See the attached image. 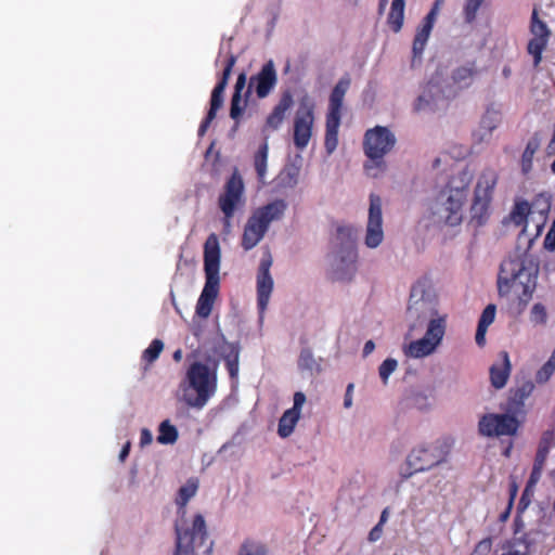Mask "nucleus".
Instances as JSON below:
<instances>
[{"label":"nucleus","instance_id":"20","mask_svg":"<svg viewBox=\"0 0 555 555\" xmlns=\"http://www.w3.org/2000/svg\"><path fill=\"white\" fill-rule=\"evenodd\" d=\"M271 266L272 259L270 254H268L261 259L257 273V306L261 314L268 307L273 289V280L270 274Z\"/></svg>","mask_w":555,"mask_h":555},{"label":"nucleus","instance_id":"18","mask_svg":"<svg viewBox=\"0 0 555 555\" xmlns=\"http://www.w3.org/2000/svg\"><path fill=\"white\" fill-rule=\"evenodd\" d=\"M384 240L382 198L372 193L370 195L369 218L364 243L369 248H376Z\"/></svg>","mask_w":555,"mask_h":555},{"label":"nucleus","instance_id":"61","mask_svg":"<svg viewBox=\"0 0 555 555\" xmlns=\"http://www.w3.org/2000/svg\"><path fill=\"white\" fill-rule=\"evenodd\" d=\"M502 74L505 78H508L512 75V69L509 66H504L502 69Z\"/></svg>","mask_w":555,"mask_h":555},{"label":"nucleus","instance_id":"30","mask_svg":"<svg viewBox=\"0 0 555 555\" xmlns=\"http://www.w3.org/2000/svg\"><path fill=\"white\" fill-rule=\"evenodd\" d=\"M300 415L292 410H286L279 421L278 434L282 438L292 435Z\"/></svg>","mask_w":555,"mask_h":555},{"label":"nucleus","instance_id":"1","mask_svg":"<svg viewBox=\"0 0 555 555\" xmlns=\"http://www.w3.org/2000/svg\"><path fill=\"white\" fill-rule=\"evenodd\" d=\"M539 262L528 253L503 260L498 275V293L521 313L531 301L537 287Z\"/></svg>","mask_w":555,"mask_h":555},{"label":"nucleus","instance_id":"44","mask_svg":"<svg viewBox=\"0 0 555 555\" xmlns=\"http://www.w3.org/2000/svg\"><path fill=\"white\" fill-rule=\"evenodd\" d=\"M531 318L537 323H545L546 322V310L542 304L533 305L531 309Z\"/></svg>","mask_w":555,"mask_h":555},{"label":"nucleus","instance_id":"48","mask_svg":"<svg viewBox=\"0 0 555 555\" xmlns=\"http://www.w3.org/2000/svg\"><path fill=\"white\" fill-rule=\"evenodd\" d=\"M246 79H247V77H246L245 73H241L237 76L233 94H237L238 96H242V91L246 86Z\"/></svg>","mask_w":555,"mask_h":555},{"label":"nucleus","instance_id":"25","mask_svg":"<svg viewBox=\"0 0 555 555\" xmlns=\"http://www.w3.org/2000/svg\"><path fill=\"white\" fill-rule=\"evenodd\" d=\"M198 489V480L196 478L189 479L183 485L177 494L176 504L178 506V514L183 519L186 515V504L196 494Z\"/></svg>","mask_w":555,"mask_h":555},{"label":"nucleus","instance_id":"46","mask_svg":"<svg viewBox=\"0 0 555 555\" xmlns=\"http://www.w3.org/2000/svg\"><path fill=\"white\" fill-rule=\"evenodd\" d=\"M543 244H544L545 249H547L550 251L555 250V219H554V222H553L551 229L548 230L547 234L545 235Z\"/></svg>","mask_w":555,"mask_h":555},{"label":"nucleus","instance_id":"43","mask_svg":"<svg viewBox=\"0 0 555 555\" xmlns=\"http://www.w3.org/2000/svg\"><path fill=\"white\" fill-rule=\"evenodd\" d=\"M495 312H496L495 305H493V304L488 305L483 309V311H482V313L480 315V319L478 321V325L485 326V327H489V325L492 324L493 321H494Z\"/></svg>","mask_w":555,"mask_h":555},{"label":"nucleus","instance_id":"57","mask_svg":"<svg viewBox=\"0 0 555 555\" xmlns=\"http://www.w3.org/2000/svg\"><path fill=\"white\" fill-rule=\"evenodd\" d=\"M129 449H130V444H129V443H127V444L121 449L120 454H119V457H120V460H121V461H124V460L128 456V454H129Z\"/></svg>","mask_w":555,"mask_h":555},{"label":"nucleus","instance_id":"10","mask_svg":"<svg viewBox=\"0 0 555 555\" xmlns=\"http://www.w3.org/2000/svg\"><path fill=\"white\" fill-rule=\"evenodd\" d=\"M335 278L340 281L350 280L356 271L358 258L354 231L351 227L340 225L336 229L335 235Z\"/></svg>","mask_w":555,"mask_h":555},{"label":"nucleus","instance_id":"21","mask_svg":"<svg viewBox=\"0 0 555 555\" xmlns=\"http://www.w3.org/2000/svg\"><path fill=\"white\" fill-rule=\"evenodd\" d=\"M512 364L507 351H501L498 360L490 366V382L495 389H502L511 375Z\"/></svg>","mask_w":555,"mask_h":555},{"label":"nucleus","instance_id":"13","mask_svg":"<svg viewBox=\"0 0 555 555\" xmlns=\"http://www.w3.org/2000/svg\"><path fill=\"white\" fill-rule=\"evenodd\" d=\"M516 413L503 414L489 413L481 416L478 423V430L485 437L514 436L520 426L515 416Z\"/></svg>","mask_w":555,"mask_h":555},{"label":"nucleus","instance_id":"49","mask_svg":"<svg viewBox=\"0 0 555 555\" xmlns=\"http://www.w3.org/2000/svg\"><path fill=\"white\" fill-rule=\"evenodd\" d=\"M487 330H488V327L477 325L475 340H476V344L479 347H482L486 344V333H487Z\"/></svg>","mask_w":555,"mask_h":555},{"label":"nucleus","instance_id":"7","mask_svg":"<svg viewBox=\"0 0 555 555\" xmlns=\"http://www.w3.org/2000/svg\"><path fill=\"white\" fill-rule=\"evenodd\" d=\"M286 209L287 203L284 199H275L257 208L244 227L242 247L245 250L254 248L264 236L270 223L282 219Z\"/></svg>","mask_w":555,"mask_h":555},{"label":"nucleus","instance_id":"54","mask_svg":"<svg viewBox=\"0 0 555 555\" xmlns=\"http://www.w3.org/2000/svg\"><path fill=\"white\" fill-rule=\"evenodd\" d=\"M375 349V344L373 340H367L365 344H364V347H363V356L366 357L369 356L370 353H372Z\"/></svg>","mask_w":555,"mask_h":555},{"label":"nucleus","instance_id":"14","mask_svg":"<svg viewBox=\"0 0 555 555\" xmlns=\"http://www.w3.org/2000/svg\"><path fill=\"white\" fill-rule=\"evenodd\" d=\"M314 119V104L308 100L301 101L293 121V141L297 150L304 151L308 146Z\"/></svg>","mask_w":555,"mask_h":555},{"label":"nucleus","instance_id":"50","mask_svg":"<svg viewBox=\"0 0 555 555\" xmlns=\"http://www.w3.org/2000/svg\"><path fill=\"white\" fill-rule=\"evenodd\" d=\"M382 534H383V526L377 524L371 529L367 539L370 542H376L377 540L380 539Z\"/></svg>","mask_w":555,"mask_h":555},{"label":"nucleus","instance_id":"33","mask_svg":"<svg viewBox=\"0 0 555 555\" xmlns=\"http://www.w3.org/2000/svg\"><path fill=\"white\" fill-rule=\"evenodd\" d=\"M237 555H268V547L260 541L246 539L241 544Z\"/></svg>","mask_w":555,"mask_h":555},{"label":"nucleus","instance_id":"35","mask_svg":"<svg viewBox=\"0 0 555 555\" xmlns=\"http://www.w3.org/2000/svg\"><path fill=\"white\" fill-rule=\"evenodd\" d=\"M245 106L246 104L242 102V96H238L237 94H232L230 106V117L234 120L232 131H236L238 129L241 117L244 113Z\"/></svg>","mask_w":555,"mask_h":555},{"label":"nucleus","instance_id":"52","mask_svg":"<svg viewBox=\"0 0 555 555\" xmlns=\"http://www.w3.org/2000/svg\"><path fill=\"white\" fill-rule=\"evenodd\" d=\"M541 475H542V469L532 467V472L530 474L527 487L534 486L540 480Z\"/></svg>","mask_w":555,"mask_h":555},{"label":"nucleus","instance_id":"23","mask_svg":"<svg viewBox=\"0 0 555 555\" xmlns=\"http://www.w3.org/2000/svg\"><path fill=\"white\" fill-rule=\"evenodd\" d=\"M436 20L431 16H425L421 25L416 28V33L412 44L413 63L415 60H421Z\"/></svg>","mask_w":555,"mask_h":555},{"label":"nucleus","instance_id":"55","mask_svg":"<svg viewBox=\"0 0 555 555\" xmlns=\"http://www.w3.org/2000/svg\"><path fill=\"white\" fill-rule=\"evenodd\" d=\"M152 442V435L149 429H143L141 431V443L147 444Z\"/></svg>","mask_w":555,"mask_h":555},{"label":"nucleus","instance_id":"40","mask_svg":"<svg viewBox=\"0 0 555 555\" xmlns=\"http://www.w3.org/2000/svg\"><path fill=\"white\" fill-rule=\"evenodd\" d=\"M531 206L532 210L538 212L539 221L544 222L551 207L550 202L545 197L539 196L531 203Z\"/></svg>","mask_w":555,"mask_h":555},{"label":"nucleus","instance_id":"41","mask_svg":"<svg viewBox=\"0 0 555 555\" xmlns=\"http://www.w3.org/2000/svg\"><path fill=\"white\" fill-rule=\"evenodd\" d=\"M555 373V367L551 365V363L545 362L535 373L534 380L538 385L546 384L553 374Z\"/></svg>","mask_w":555,"mask_h":555},{"label":"nucleus","instance_id":"16","mask_svg":"<svg viewBox=\"0 0 555 555\" xmlns=\"http://www.w3.org/2000/svg\"><path fill=\"white\" fill-rule=\"evenodd\" d=\"M447 453V451H443L441 447L436 444L412 450L406 459V464L411 470L409 473H402V479H408L414 473L428 470L440 464L446 460Z\"/></svg>","mask_w":555,"mask_h":555},{"label":"nucleus","instance_id":"6","mask_svg":"<svg viewBox=\"0 0 555 555\" xmlns=\"http://www.w3.org/2000/svg\"><path fill=\"white\" fill-rule=\"evenodd\" d=\"M469 182L468 172L461 171L450 178L437 197L440 205L437 212L449 225H456L462 221V207L467 197Z\"/></svg>","mask_w":555,"mask_h":555},{"label":"nucleus","instance_id":"39","mask_svg":"<svg viewBox=\"0 0 555 555\" xmlns=\"http://www.w3.org/2000/svg\"><path fill=\"white\" fill-rule=\"evenodd\" d=\"M397 366L398 362L396 359L392 358L384 360L383 363L379 365L378 373L384 385H387L389 376L395 372Z\"/></svg>","mask_w":555,"mask_h":555},{"label":"nucleus","instance_id":"63","mask_svg":"<svg viewBox=\"0 0 555 555\" xmlns=\"http://www.w3.org/2000/svg\"><path fill=\"white\" fill-rule=\"evenodd\" d=\"M546 362L551 363V365L555 367V349L553 350L551 357L548 358V360Z\"/></svg>","mask_w":555,"mask_h":555},{"label":"nucleus","instance_id":"38","mask_svg":"<svg viewBox=\"0 0 555 555\" xmlns=\"http://www.w3.org/2000/svg\"><path fill=\"white\" fill-rule=\"evenodd\" d=\"M315 366H317V361L313 357L311 349H309V348L301 349L299 358H298V367L300 370L312 371Z\"/></svg>","mask_w":555,"mask_h":555},{"label":"nucleus","instance_id":"62","mask_svg":"<svg viewBox=\"0 0 555 555\" xmlns=\"http://www.w3.org/2000/svg\"><path fill=\"white\" fill-rule=\"evenodd\" d=\"M508 555H528V551H524V552H520V551H517V550H511L507 552Z\"/></svg>","mask_w":555,"mask_h":555},{"label":"nucleus","instance_id":"28","mask_svg":"<svg viewBox=\"0 0 555 555\" xmlns=\"http://www.w3.org/2000/svg\"><path fill=\"white\" fill-rule=\"evenodd\" d=\"M227 370L231 379H237L240 369V347L236 344H228L227 351L223 354Z\"/></svg>","mask_w":555,"mask_h":555},{"label":"nucleus","instance_id":"36","mask_svg":"<svg viewBox=\"0 0 555 555\" xmlns=\"http://www.w3.org/2000/svg\"><path fill=\"white\" fill-rule=\"evenodd\" d=\"M485 0H465L463 5V17L465 23L472 24L476 21L477 13Z\"/></svg>","mask_w":555,"mask_h":555},{"label":"nucleus","instance_id":"27","mask_svg":"<svg viewBox=\"0 0 555 555\" xmlns=\"http://www.w3.org/2000/svg\"><path fill=\"white\" fill-rule=\"evenodd\" d=\"M535 211L526 201L517 202L511 212V219L516 225H527L528 220H534Z\"/></svg>","mask_w":555,"mask_h":555},{"label":"nucleus","instance_id":"12","mask_svg":"<svg viewBox=\"0 0 555 555\" xmlns=\"http://www.w3.org/2000/svg\"><path fill=\"white\" fill-rule=\"evenodd\" d=\"M245 205L244 182L237 170L227 180L218 197V206L223 214L225 225H230L237 209Z\"/></svg>","mask_w":555,"mask_h":555},{"label":"nucleus","instance_id":"3","mask_svg":"<svg viewBox=\"0 0 555 555\" xmlns=\"http://www.w3.org/2000/svg\"><path fill=\"white\" fill-rule=\"evenodd\" d=\"M217 370L215 363L209 366L203 362H193L186 370L183 382L184 402L195 409H203L217 391Z\"/></svg>","mask_w":555,"mask_h":555},{"label":"nucleus","instance_id":"9","mask_svg":"<svg viewBox=\"0 0 555 555\" xmlns=\"http://www.w3.org/2000/svg\"><path fill=\"white\" fill-rule=\"evenodd\" d=\"M350 83L351 79L346 74L337 81L328 98L324 140V146L328 154H332L338 144V130L341 121L344 99L350 88Z\"/></svg>","mask_w":555,"mask_h":555},{"label":"nucleus","instance_id":"59","mask_svg":"<svg viewBox=\"0 0 555 555\" xmlns=\"http://www.w3.org/2000/svg\"><path fill=\"white\" fill-rule=\"evenodd\" d=\"M387 517H388V511H387V508H386V509H384V511L382 512V515H380V518H379L378 525L384 526V524H385V522H386V520H387Z\"/></svg>","mask_w":555,"mask_h":555},{"label":"nucleus","instance_id":"60","mask_svg":"<svg viewBox=\"0 0 555 555\" xmlns=\"http://www.w3.org/2000/svg\"><path fill=\"white\" fill-rule=\"evenodd\" d=\"M387 3H388V0H379V3H378V13L379 14H383V12L386 9Z\"/></svg>","mask_w":555,"mask_h":555},{"label":"nucleus","instance_id":"11","mask_svg":"<svg viewBox=\"0 0 555 555\" xmlns=\"http://www.w3.org/2000/svg\"><path fill=\"white\" fill-rule=\"evenodd\" d=\"M175 555H194L195 548L203 546L208 539L206 521L201 514H196L194 516L191 526H184L177 520L175 524Z\"/></svg>","mask_w":555,"mask_h":555},{"label":"nucleus","instance_id":"45","mask_svg":"<svg viewBox=\"0 0 555 555\" xmlns=\"http://www.w3.org/2000/svg\"><path fill=\"white\" fill-rule=\"evenodd\" d=\"M492 547V540L490 538H486L477 543L473 555H488Z\"/></svg>","mask_w":555,"mask_h":555},{"label":"nucleus","instance_id":"2","mask_svg":"<svg viewBox=\"0 0 555 555\" xmlns=\"http://www.w3.org/2000/svg\"><path fill=\"white\" fill-rule=\"evenodd\" d=\"M408 313L416 319H428L424 337L411 341L405 354L412 358H424L431 354L440 345L447 326V315H439L437 299L433 297L426 281H417L411 288Z\"/></svg>","mask_w":555,"mask_h":555},{"label":"nucleus","instance_id":"56","mask_svg":"<svg viewBox=\"0 0 555 555\" xmlns=\"http://www.w3.org/2000/svg\"><path fill=\"white\" fill-rule=\"evenodd\" d=\"M427 104H428V101L425 100V98L421 95L417 98L414 108H415V111H422L425 108V105H427Z\"/></svg>","mask_w":555,"mask_h":555},{"label":"nucleus","instance_id":"51","mask_svg":"<svg viewBox=\"0 0 555 555\" xmlns=\"http://www.w3.org/2000/svg\"><path fill=\"white\" fill-rule=\"evenodd\" d=\"M444 1L446 0H435L430 11L426 15L429 16V17L431 16V18L437 21L439 11L442 8V5L444 4Z\"/></svg>","mask_w":555,"mask_h":555},{"label":"nucleus","instance_id":"22","mask_svg":"<svg viewBox=\"0 0 555 555\" xmlns=\"http://www.w3.org/2000/svg\"><path fill=\"white\" fill-rule=\"evenodd\" d=\"M293 103L294 101L292 93L289 91L283 92L278 104L268 115L263 130H278L282 126L286 112L293 106Z\"/></svg>","mask_w":555,"mask_h":555},{"label":"nucleus","instance_id":"31","mask_svg":"<svg viewBox=\"0 0 555 555\" xmlns=\"http://www.w3.org/2000/svg\"><path fill=\"white\" fill-rule=\"evenodd\" d=\"M269 145L264 141L256 152L254 156V166L257 173V178L260 182L264 181L267 173V162H268Z\"/></svg>","mask_w":555,"mask_h":555},{"label":"nucleus","instance_id":"17","mask_svg":"<svg viewBox=\"0 0 555 555\" xmlns=\"http://www.w3.org/2000/svg\"><path fill=\"white\" fill-rule=\"evenodd\" d=\"M237 61V57L230 53L227 57L224 68L222 70L221 78L215 86L211 92L210 98V107L207 112L206 117L203 119V121L199 125L198 128V135H204L207 129L209 128L211 121L216 118L218 109L223 104V93L228 86L229 78L231 76L232 69Z\"/></svg>","mask_w":555,"mask_h":555},{"label":"nucleus","instance_id":"34","mask_svg":"<svg viewBox=\"0 0 555 555\" xmlns=\"http://www.w3.org/2000/svg\"><path fill=\"white\" fill-rule=\"evenodd\" d=\"M177 439V428L173 425H171L168 420L162 422L158 429L157 441L162 444H170L176 442Z\"/></svg>","mask_w":555,"mask_h":555},{"label":"nucleus","instance_id":"29","mask_svg":"<svg viewBox=\"0 0 555 555\" xmlns=\"http://www.w3.org/2000/svg\"><path fill=\"white\" fill-rule=\"evenodd\" d=\"M478 70L474 62L455 68L452 73V80L460 87H468Z\"/></svg>","mask_w":555,"mask_h":555},{"label":"nucleus","instance_id":"19","mask_svg":"<svg viewBox=\"0 0 555 555\" xmlns=\"http://www.w3.org/2000/svg\"><path fill=\"white\" fill-rule=\"evenodd\" d=\"M278 83V74L272 60L268 61L261 69L249 79L247 95L251 88L255 89L258 99L267 98Z\"/></svg>","mask_w":555,"mask_h":555},{"label":"nucleus","instance_id":"42","mask_svg":"<svg viewBox=\"0 0 555 555\" xmlns=\"http://www.w3.org/2000/svg\"><path fill=\"white\" fill-rule=\"evenodd\" d=\"M552 443V436L546 433L542 436L537 450L535 457L546 461Z\"/></svg>","mask_w":555,"mask_h":555},{"label":"nucleus","instance_id":"32","mask_svg":"<svg viewBox=\"0 0 555 555\" xmlns=\"http://www.w3.org/2000/svg\"><path fill=\"white\" fill-rule=\"evenodd\" d=\"M539 141L537 139L530 140L521 155L520 166L522 173L527 175L531 171L533 165V156L539 149Z\"/></svg>","mask_w":555,"mask_h":555},{"label":"nucleus","instance_id":"53","mask_svg":"<svg viewBox=\"0 0 555 555\" xmlns=\"http://www.w3.org/2000/svg\"><path fill=\"white\" fill-rule=\"evenodd\" d=\"M352 390L353 384H349L346 389L345 398H344V406L349 409L352 405Z\"/></svg>","mask_w":555,"mask_h":555},{"label":"nucleus","instance_id":"8","mask_svg":"<svg viewBox=\"0 0 555 555\" xmlns=\"http://www.w3.org/2000/svg\"><path fill=\"white\" fill-rule=\"evenodd\" d=\"M498 181L499 172L493 168H485L478 177L470 206V221L477 227L483 225L490 217L491 202Z\"/></svg>","mask_w":555,"mask_h":555},{"label":"nucleus","instance_id":"58","mask_svg":"<svg viewBox=\"0 0 555 555\" xmlns=\"http://www.w3.org/2000/svg\"><path fill=\"white\" fill-rule=\"evenodd\" d=\"M544 464H545V461L541 460V459H538L535 457L534 459V463H533V467L534 468H539V469H542L544 468Z\"/></svg>","mask_w":555,"mask_h":555},{"label":"nucleus","instance_id":"15","mask_svg":"<svg viewBox=\"0 0 555 555\" xmlns=\"http://www.w3.org/2000/svg\"><path fill=\"white\" fill-rule=\"evenodd\" d=\"M529 31L531 38L527 43V52L533 59V66L537 68L542 62V54L546 50L552 36L547 24L539 17L537 8H533L530 17Z\"/></svg>","mask_w":555,"mask_h":555},{"label":"nucleus","instance_id":"24","mask_svg":"<svg viewBox=\"0 0 555 555\" xmlns=\"http://www.w3.org/2000/svg\"><path fill=\"white\" fill-rule=\"evenodd\" d=\"M534 384L531 380L524 382L520 386L509 390L506 402V411L512 413L521 412L526 399L532 393Z\"/></svg>","mask_w":555,"mask_h":555},{"label":"nucleus","instance_id":"26","mask_svg":"<svg viewBox=\"0 0 555 555\" xmlns=\"http://www.w3.org/2000/svg\"><path fill=\"white\" fill-rule=\"evenodd\" d=\"M405 0H392L390 11L387 16V24L393 33L402 29L404 22Z\"/></svg>","mask_w":555,"mask_h":555},{"label":"nucleus","instance_id":"5","mask_svg":"<svg viewBox=\"0 0 555 555\" xmlns=\"http://www.w3.org/2000/svg\"><path fill=\"white\" fill-rule=\"evenodd\" d=\"M396 142V135L387 127L375 126L365 131L363 152L367 160L364 163L363 168L367 176L376 178L385 171V156L392 151Z\"/></svg>","mask_w":555,"mask_h":555},{"label":"nucleus","instance_id":"4","mask_svg":"<svg viewBox=\"0 0 555 555\" xmlns=\"http://www.w3.org/2000/svg\"><path fill=\"white\" fill-rule=\"evenodd\" d=\"M220 246L216 234H210L204 244L205 285L196 304V314L203 319L210 315L220 288Z\"/></svg>","mask_w":555,"mask_h":555},{"label":"nucleus","instance_id":"47","mask_svg":"<svg viewBox=\"0 0 555 555\" xmlns=\"http://www.w3.org/2000/svg\"><path fill=\"white\" fill-rule=\"evenodd\" d=\"M306 402V396L301 391H297L294 393V405L289 410L297 412L300 414L301 406Z\"/></svg>","mask_w":555,"mask_h":555},{"label":"nucleus","instance_id":"64","mask_svg":"<svg viewBox=\"0 0 555 555\" xmlns=\"http://www.w3.org/2000/svg\"><path fill=\"white\" fill-rule=\"evenodd\" d=\"M181 358H182V351H181L180 349H179V350H177V351H175V353H173V359H175L176 361H180V360H181Z\"/></svg>","mask_w":555,"mask_h":555},{"label":"nucleus","instance_id":"37","mask_svg":"<svg viewBox=\"0 0 555 555\" xmlns=\"http://www.w3.org/2000/svg\"><path fill=\"white\" fill-rule=\"evenodd\" d=\"M164 349V343L156 338L152 340L150 346L143 351L142 360L149 364L156 361Z\"/></svg>","mask_w":555,"mask_h":555}]
</instances>
